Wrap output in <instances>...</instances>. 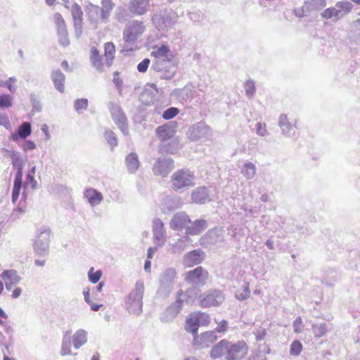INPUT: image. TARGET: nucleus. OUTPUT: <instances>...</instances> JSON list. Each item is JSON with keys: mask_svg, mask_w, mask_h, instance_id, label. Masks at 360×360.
<instances>
[{"mask_svg": "<svg viewBox=\"0 0 360 360\" xmlns=\"http://www.w3.org/2000/svg\"><path fill=\"white\" fill-rule=\"evenodd\" d=\"M145 285L142 280H138L134 288L124 298V309L131 315L140 316L143 312V298Z\"/></svg>", "mask_w": 360, "mask_h": 360, "instance_id": "1", "label": "nucleus"}, {"mask_svg": "<svg viewBox=\"0 0 360 360\" xmlns=\"http://www.w3.org/2000/svg\"><path fill=\"white\" fill-rule=\"evenodd\" d=\"M145 26L141 21L134 20L128 22L123 31L124 50L133 51V46L145 31Z\"/></svg>", "mask_w": 360, "mask_h": 360, "instance_id": "2", "label": "nucleus"}, {"mask_svg": "<svg viewBox=\"0 0 360 360\" xmlns=\"http://www.w3.org/2000/svg\"><path fill=\"white\" fill-rule=\"evenodd\" d=\"M353 8V4L348 1H340L333 7L326 8L321 13L322 18L337 22L349 14Z\"/></svg>", "mask_w": 360, "mask_h": 360, "instance_id": "3", "label": "nucleus"}, {"mask_svg": "<svg viewBox=\"0 0 360 360\" xmlns=\"http://www.w3.org/2000/svg\"><path fill=\"white\" fill-rule=\"evenodd\" d=\"M179 15L172 9H163L157 11L152 16V21L159 30H167L178 21Z\"/></svg>", "mask_w": 360, "mask_h": 360, "instance_id": "4", "label": "nucleus"}, {"mask_svg": "<svg viewBox=\"0 0 360 360\" xmlns=\"http://www.w3.org/2000/svg\"><path fill=\"white\" fill-rule=\"evenodd\" d=\"M194 174L189 169H179L171 176L172 188L176 191H183L193 186Z\"/></svg>", "mask_w": 360, "mask_h": 360, "instance_id": "5", "label": "nucleus"}, {"mask_svg": "<svg viewBox=\"0 0 360 360\" xmlns=\"http://www.w3.org/2000/svg\"><path fill=\"white\" fill-rule=\"evenodd\" d=\"M51 233L50 228L46 226L37 230L36 239L33 243V249L37 255L46 256L49 254Z\"/></svg>", "mask_w": 360, "mask_h": 360, "instance_id": "6", "label": "nucleus"}, {"mask_svg": "<svg viewBox=\"0 0 360 360\" xmlns=\"http://www.w3.org/2000/svg\"><path fill=\"white\" fill-rule=\"evenodd\" d=\"M176 271L173 268L167 269L160 278V286L156 292L158 297L167 298L171 293L174 284Z\"/></svg>", "mask_w": 360, "mask_h": 360, "instance_id": "7", "label": "nucleus"}, {"mask_svg": "<svg viewBox=\"0 0 360 360\" xmlns=\"http://www.w3.org/2000/svg\"><path fill=\"white\" fill-rule=\"evenodd\" d=\"M224 300L223 292L217 289L208 290L199 297L200 306L203 308L219 306Z\"/></svg>", "mask_w": 360, "mask_h": 360, "instance_id": "8", "label": "nucleus"}, {"mask_svg": "<svg viewBox=\"0 0 360 360\" xmlns=\"http://www.w3.org/2000/svg\"><path fill=\"white\" fill-rule=\"evenodd\" d=\"M110 112L113 121L121 130L122 133L124 136H127L129 134L127 118L120 105L115 103H110Z\"/></svg>", "mask_w": 360, "mask_h": 360, "instance_id": "9", "label": "nucleus"}, {"mask_svg": "<svg viewBox=\"0 0 360 360\" xmlns=\"http://www.w3.org/2000/svg\"><path fill=\"white\" fill-rule=\"evenodd\" d=\"M151 68L159 73L160 77L165 79H172L176 73V67L173 65L172 59L153 61Z\"/></svg>", "mask_w": 360, "mask_h": 360, "instance_id": "10", "label": "nucleus"}, {"mask_svg": "<svg viewBox=\"0 0 360 360\" xmlns=\"http://www.w3.org/2000/svg\"><path fill=\"white\" fill-rule=\"evenodd\" d=\"M211 135L212 131L210 127L204 122H199L192 125L187 134L188 138L191 141L208 139Z\"/></svg>", "mask_w": 360, "mask_h": 360, "instance_id": "11", "label": "nucleus"}, {"mask_svg": "<svg viewBox=\"0 0 360 360\" xmlns=\"http://www.w3.org/2000/svg\"><path fill=\"white\" fill-rule=\"evenodd\" d=\"M248 345L244 341L232 344L229 342L226 347V360H239L248 353Z\"/></svg>", "mask_w": 360, "mask_h": 360, "instance_id": "12", "label": "nucleus"}, {"mask_svg": "<svg viewBox=\"0 0 360 360\" xmlns=\"http://www.w3.org/2000/svg\"><path fill=\"white\" fill-rule=\"evenodd\" d=\"M53 17L56 25L58 43L60 45L65 47L70 44L67 25L60 13H56Z\"/></svg>", "mask_w": 360, "mask_h": 360, "instance_id": "13", "label": "nucleus"}, {"mask_svg": "<svg viewBox=\"0 0 360 360\" xmlns=\"http://www.w3.org/2000/svg\"><path fill=\"white\" fill-rule=\"evenodd\" d=\"M174 168V161L172 158H159L155 162L153 171L155 175H161L162 176L165 177Z\"/></svg>", "mask_w": 360, "mask_h": 360, "instance_id": "14", "label": "nucleus"}, {"mask_svg": "<svg viewBox=\"0 0 360 360\" xmlns=\"http://www.w3.org/2000/svg\"><path fill=\"white\" fill-rule=\"evenodd\" d=\"M207 271L202 267L198 266L195 269L187 272L185 280L188 283L192 285H202L207 279Z\"/></svg>", "mask_w": 360, "mask_h": 360, "instance_id": "15", "label": "nucleus"}, {"mask_svg": "<svg viewBox=\"0 0 360 360\" xmlns=\"http://www.w3.org/2000/svg\"><path fill=\"white\" fill-rule=\"evenodd\" d=\"M192 202L198 205H204L212 200V193L206 186L195 188L191 195Z\"/></svg>", "mask_w": 360, "mask_h": 360, "instance_id": "16", "label": "nucleus"}, {"mask_svg": "<svg viewBox=\"0 0 360 360\" xmlns=\"http://www.w3.org/2000/svg\"><path fill=\"white\" fill-rule=\"evenodd\" d=\"M176 124L174 122H169L165 124L160 125L156 129V135L158 138L164 143L171 139L176 133ZM162 147L163 143H162Z\"/></svg>", "mask_w": 360, "mask_h": 360, "instance_id": "17", "label": "nucleus"}, {"mask_svg": "<svg viewBox=\"0 0 360 360\" xmlns=\"http://www.w3.org/2000/svg\"><path fill=\"white\" fill-rule=\"evenodd\" d=\"M191 223L189 216L185 212H176L169 222V226L172 230L179 231L186 229L188 224Z\"/></svg>", "mask_w": 360, "mask_h": 360, "instance_id": "18", "label": "nucleus"}, {"mask_svg": "<svg viewBox=\"0 0 360 360\" xmlns=\"http://www.w3.org/2000/svg\"><path fill=\"white\" fill-rule=\"evenodd\" d=\"M128 9L134 15H145L150 9V0H130Z\"/></svg>", "mask_w": 360, "mask_h": 360, "instance_id": "19", "label": "nucleus"}, {"mask_svg": "<svg viewBox=\"0 0 360 360\" xmlns=\"http://www.w3.org/2000/svg\"><path fill=\"white\" fill-rule=\"evenodd\" d=\"M278 126L281 129L282 134L288 138L297 137L295 131L293 130L292 124L289 122L286 115L282 114L278 118Z\"/></svg>", "mask_w": 360, "mask_h": 360, "instance_id": "20", "label": "nucleus"}, {"mask_svg": "<svg viewBox=\"0 0 360 360\" xmlns=\"http://www.w3.org/2000/svg\"><path fill=\"white\" fill-rule=\"evenodd\" d=\"M181 310V307L180 305H178V302L172 304L170 306L167 307V309L162 313L160 316V321L163 323H169L172 321L176 317Z\"/></svg>", "mask_w": 360, "mask_h": 360, "instance_id": "21", "label": "nucleus"}, {"mask_svg": "<svg viewBox=\"0 0 360 360\" xmlns=\"http://www.w3.org/2000/svg\"><path fill=\"white\" fill-rule=\"evenodd\" d=\"M203 317H206L207 319L209 318L208 315L202 314L191 316L187 318V319L186 321V326H185L186 330L188 332L191 333L194 337H195V334H197V333H198L200 319L203 318Z\"/></svg>", "mask_w": 360, "mask_h": 360, "instance_id": "22", "label": "nucleus"}, {"mask_svg": "<svg viewBox=\"0 0 360 360\" xmlns=\"http://www.w3.org/2000/svg\"><path fill=\"white\" fill-rule=\"evenodd\" d=\"M32 133V126L28 122H22L18 127L17 131L11 134L10 139L13 141H17L19 139H25Z\"/></svg>", "mask_w": 360, "mask_h": 360, "instance_id": "23", "label": "nucleus"}, {"mask_svg": "<svg viewBox=\"0 0 360 360\" xmlns=\"http://www.w3.org/2000/svg\"><path fill=\"white\" fill-rule=\"evenodd\" d=\"M223 231L220 229H213L207 231L204 240L210 245H218L222 243L224 238Z\"/></svg>", "mask_w": 360, "mask_h": 360, "instance_id": "24", "label": "nucleus"}, {"mask_svg": "<svg viewBox=\"0 0 360 360\" xmlns=\"http://www.w3.org/2000/svg\"><path fill=\"white\" fill-rule=\"evenodd\" d=\"M190 224L191 225L186 228V235L200 234L207 227V221L203 219H197Z\"/></svg>", "mask_w": 360, "mask_h": 360, "instance_id": "25", "label": "nucleus"}, {"mask_svg": "<svg viewBox=\"0 0 360 360\" xmlns=\"http://www.w3.org/2000/svg\"><path fill=\"white\" fill-rule=\"evenodd\" d=\"M153 237L155 243L158 245L162 244L165 242V229L163 222L159 219H155L153 223Z\"/></svg>", "mask_w": 360, "mask_h": 360, "instance_id": "26", "label": "nucleus"}, {"mask_svg": "<svg viewBox=\"0 0 360 360\" xmlns=\"http://www.w3.org/2000/svg\"><path fill=\"white\" fill-rule=\"evenodd\" d=\"M10 158L11 159L13 167L17 170L15 177L22 178L24 161L19 152L13 150L11 152Z\"/></svg>", "mask_w": 360, "mask_h": 360, "instance_id": "27", "label": "nucleus"}, {"mask_svg": "<svg viewBox=\"0 0 360 360\" xmlns=\"http://www.w3.org/2000/svg\"><path fill=\"white\" fill-rule=\"evenodd\" d=\"M151 56L155 57L153 61L164 60L165 59H172V54L167 44H162L151 52Z\"/></svg>", "mask_w": 360, "mask_h": 360, "instance_id": "28", "label": "nucleus"}, {"mask_svg": "<svg viewBox=\"0 0 360 360\" xmlns=\"http://www.w3.org/2000/svg\"><path fill=\"white\" fill-rule=\"evenodd\" d=\"M84 195L91 207L99 205L103 198L102 193L93 188H86Z\"/></svg>", "mask_w": 360, "mask_h": 360, "instance_id": "29", "label": "nucleus"}, {"mask_svg": "<svg viewBox=\"0 0 360 360\" xmlns=\"http://www.w3.org/2000/svg\"><path fill=\"white\" fill-rule=\"evenodd\" d=\"M191 243L192 240L188 236H184L172 245L171 252L173 254H181Z\"/></svg>", "mask_w": 360, "mask_h": 360, "instance_id": "30", "label": "nucleus"}, {"mask_svg": "<svg viewBox=\"0 0 360 360\" xmlns=\"http://www.w3.org/2000/svg\"><path fill=\"white\" fill-rule=\"evenodd\" d=\"M51 79L55 88L60 93L65 91V76L60 70H53L51 73Z\"/></svg>", "mask_w": 360, "mask_h": 360, "instance_id": "31", "label": "nucleus"}, {"mask_svg": "<svg viewBox=\"0 0 360 360\" xmlns=\"http://www.w3.org/2000/svg\"><path fill=\"white\" fill-rule=\"evenodd\" d=\"M125 164L129 173H135L140 165L138 155L134 152L128 154L125 158Z\"/></svg>", "mask_w": 360, "mask_h": 360, "instance_id": "32", "label": "nucleus"}, {"mask_svg": "<svg viewBox=\"0 0 360 360\" xmlns=\"http://www.w3.org/2000/svg\"><path fill=\"white\" fill-rule=\"evenodd\" d=\"M87 342V332L84 329L77 330L72 336V345L78 349Z\"/></svg>", "mask_w": 360, "mask_h": 360, "instance_id": "33", "label": "nucleus"}, {"mask_svg": "<svg viewBox=\"0 0 360 360\" xmlns=\"http://www.w3.org/2000/svg\"><path fill=\"white\" fill-rule=\"evenodd\" d=\"M175 94L180 98L181 102H186L193 98L194 94V89L192 85H186L182 89L174 90Z\"/></svg>", "mask_w": 360, "mask_h": 360, "instance_id": "34", "label": "nucleus"}, {"mask_svg": "<svg viewBox=\"0 0 360 360\" xmlns=\"http://www.w3.org/2000/svg\"><path fill=\"white\" fill-rule=\"evenodd\" d=\"M0 277L4 281H8L15 285H18L22 279L18 271L15 269L4 270L0 274Z\"/></svg>", "mask_w": 360, "mask_h": 360, "instance_id": "35", "label": "nucleus"}, {"mask_svg": "<svg viewBox=\"0 0 360 360\" xmlns=\"http://www.w3.org/2000/svg\"><path fill=\"white\" fill-rule=\"evenodd\" d=\"M229 342L226 340H222L212 347L210 350V356L212 359L221 357L225 352L226 353L227 345Z\"/></svg>", "mask_w": 360, "mask_h": 360, "instance_id": "36", "label": "nucleus"}, {"mask_svg": "<svg viewBox=\"0 0 360 360\" xmlns=\"http://www.w3.org/2000/svg\"><path fill=\"white\" fill-rule=\"evenodd\" d=\"M218 339V337L216 334V331H207L201 334L200 337V340L198 338H195V340L201 344L202 347H209L210 344L213 343Z\"/></svg>", "mask_w": 360, "mask_h": 360, "instance_id": "37", "label": "nucleus"}, {"mask_svg": "<svg viewBox=\"0 0 360 360\" xmlns=\"http://www.w3.org/2000/svg\"><path fill=\"white\" fill-rule=\"evenodd\" d=\"M184 264L187 266L198 264L202 261L201 254L199 250H193L185 255L184 257Z\"/></svg>", "mask_w": 360, "mask_h": 360, "instance_id": "38", "label": "nucleus"}, {"mask_svg": "<svg viewBox=\"0 0 360 360\" xmlns=\"http://www.w3.org/2000/svg\"><path fill=\"white\" fill-rule=\"evenodd\" d=\"M70 334H71V332L68 330L63 335L62 344H61V349H60V354L62 356L69 355L71 354Z\"/></svg>", "mask_w": 360, "mask_h": 360, "instance_id": "39", "label": "nucleus"}, {"mask_svg": "<svg viewBox=\"0 0 360 360\" xmlns=\"http://www.w3.org/2000/svg\"><path fill=\"white\" fill-rule=\"evenodd\" d=\"M326 6V0H307L304 7L307 11L321 10Z\"/></svg>", "mask_w": 360, "mask_h": 360, "instance_id": "40", "label": "nucleus"}, {"mask_svg": "<svg viewBox=\"0 0 360 360\" xmlns=\"http://www.w3.org/2000/svg\"><path fill=\"white\" fill-rule=\"evenodd\" d=\"M90 58H91V61L92 63L93 66L95 68H96V70L101 71L103 70V63L101 62V57L100 56L99 51L95 47H93L91 49Z\"/></svg>", "mask_w": 360, "mask_h": 360, "instance_id": "41", "label": "nucleus"}, {"mask_svg": "<svg viewBox=\"0 0 360 360\" xmlns=\"http://www.w3.org/2000/svg\"><path fill=\"white\" fill-rule=\"evenodd\" d=\"M241 174L247 179H252L256 174L255 165L250 162H245L241 168Z\"/></svg>", "mask_w": 360, "mask_h": 360, "instance_id": "42", "label": "nucleus"}, {"mask_svg": "<svg viewBox=\"0 0 360 360\" xmlns=\"http://www.w3.org/2000/svg\"><path fill=\"white\" fill-rule=\"evenodd\" d=\"M115 7L112 0H101V18L107 19Z\"/></svg>", "mask_w": 360, "mask_h": 360, "instance_id": "43", "label": "nucleus"}, {"mask_svg": "<svg viewBox=\"0 0 360 360\" xmlns=\"http://www.w3.org/2000/svg\"><path fill=\"white\" fill-rule=\"evenodd\" d=\"M104 49L106 64L108 66H110L114 58V53L115 51V46L112 42H107L104 45Z\"/></svg>", "mask_w": 360, "mask_h": 360, "instance_id": "44", "label": "nucleus"}, {"mask_svg": "<svg viewBox=\"0 0 360 360\" xmlns=\"http://www.w3.org/2000/svg\"><path fill=\"white\" fill-rule=\"evenodd\" d=\"M22 185V178L15 177L13 182V188L12 191L11 200L13 203H15L18 200L20 190Z\"/></svg>", "mask_w": 360, "mask_h": 360, "instance_id": "45", "label": "nucleus"}, {"mask_svg": "<svg viewBox=\"0 0 360 360\" xmlns=\"http://www.w3.org/2000/svg\"><path fill=\"white\" fill-rule=\"evenodd\" d=\"M30 99L32 103L31 115H33L36 112H41L42 110V105L38 96L35 94L32 93L30 95Z\"/></svg>", "mask_w": 360, "mask_h": 360, "instance_id": "46", "label": "nucleus"}, {"mask_svg": "<svg viewBox=\"0 0 360 360\" xmlns=\"http://www.w3.org/2000/svg\"><path fill=\"white\" fill-rule=\"evenodd\" d=\"M250 295V290L249 289V285L248 283H245L243 285L241 290H237L235 296L236 298L239 301H244L247 300Z\"/></svg>", "mask_w": 360, "mask_h": 360, "instance_id": "47", "label": "nucleus"}, {"mask_svg": "<svg viewBox=\"0 0 360 360\" xmlns=\"http://www.w3.org/2000/svg\"><path fill=\"white\" fill-rule=\"evenodd\" d=\"M71 13L74 22H82L83 11L81 6L78 4L75 3L72 6Z\"/></svg>", "mask_w": 360, "mask_h": 360, "instance_id": "48", "label": "nucleus"}, {"mask_svg": "<svg viewBox=\"0 0 360 360\" xmlns=\"http://www.w3.org/2000/svg\"><path fill=\"white\" fill-rule=\"evenodd\" d=\"M13 97L8 94L0 95V108H8L13 105Z\"/></svg>", "mask_w": 360, "mask_h": 360, "instance_id": "49", "label": "nucleus"}, {"mask_svg": "<svg viewBox=\"0 0 360 360\" xmlns=\"http://www.w3.org/2000/svg\"><path fill=\"white\" fill-rule=\"evenodd\" d=\"M88 105L89 102L86 98H77L74 101V108L79 114L86 110Z\"/></svg>", "mask_w": 360, "mask_h": 360, "instance_id": "50", "label": "nucleus"}, {"mask_svg": "<svg viewBox=\"0 0 360 360\" xmlns=\"http://www.w3.org/2000/svg\"><path fill=\"white\" fill-rule=\"evenodd\" d=\"M245 94L248 98H252L256 91L255 83L252 79H248L244 84Z\"/></svg>", "mask_w": 360, "mask_h": 360, "instance_id": "51", "label": "nucleus"}, {"mask_svg": "<svg viewBox=\"0 0 360 360\" xmlns=\"http://www.w3.org/2000/svg\"><path fill=\"white\" fill-rule=\"evenodd\" d=\"M312 330L316 337L321 338L326 334L327 331V327L324 323L313 324Z\"/></svg>", "mask_w": 360, "mask_h": 360, "instance_id": "52", "label": "nucleus"}, {"mask_svg": "<svg viewBox=\"0 0 360 360\" xmlns=\"http://www.w3.org/2000/svg\"><path fill=\"white\" fill-rule=\"evenodd\" d=\"M104 137L112 148L117 146L116 135L112 130H106L104 133Z\"/></svg>", "mask_w": 360, "mask_h": 360, "instance_id": "53", "label": "nucleus"}, {"mask_svg": "<svg viewBox=\"0 0 360 360\" xmlns=\"http://www.w3.org/2000/svg\"><path fill=\"white\" fill-rule=\"evenodd\" d=\"M302 350V345L299 340H294L290 345V354L292 356H299Z\"/></svg>", "mask_w": 360, "mask_h": 360, "instance_id": "54", "label": "nucleus"}, {"mask_svg": "<svg viewBox=\"0 0 360 360\" xmlns=\"http://www.w3.org/2000/svg\"><path fill=\"white\" fill-rule=\"evenodd\" d=\"M179 112L177 108L170 107L162 112V116L165 120H169L174 118Z\"/></svg>", "mask_w": 360, "mask_h": 360, "instance_id": "55", "label": "nucleus"}, {"mask_svg": "<svg viewBox=\"0 0 360 360\" xmlns=\"http://www.w3.org/2000/svg\"><path fill=\"white\" fill-rule=\"evenodd\" d=\"M188 16L193 22H200L205 18L204 13L199 10L188 13Z\"/></svg>", "mask_w": 360, "mask_h": 360, "instance_id": "56", "label": "nucleus"}, {"mask_svg": "<svg viewBox=\"0 0 360 360\" xmlns=\"http://www.w3.org/2000/svg\"><path fill=\"white\" fill-rule=\"evenodd\" d=\"M192 301L193 300L190 299L188 296H187V294H186L184 291L180 290L177 293V297L175 302H178V305H180V307L182 308V304L184 302L189 303Z\"/></svg>", "mask_w": 360, "mask_h": 360, "instance_id": "57", "label": "nucleus"}, {"mask_svg": "<svg viewBox=\"0 0 360 360\" xmlns=\"http://www.w3.org/2000/svg\"><path fill=\"white\" fill-rule=\"evenodd\" d=\"M102 272L100 270L94 271V268H91L88 272L89 280L92 283H96L101 279Z\"/></svg>", "mask_w": 360, "mask_h": 360, "instance_id": "58", "label": "nucleus"}, {"mask_svg": "<svg viewBox=\"0 0 360 360\" xmlns=\"http://www.w3.org/2000/svg\"><path fill=\"white\" fill-rule=\"evenodd\" d=\"M174 203L175 202L173 199L169 198H166L162 205V210L164 212L166 210L169 212L178 208L179 207L175 205Z\"/></svg>", "mask_w": 360, "mask_h": 360, "instance_id": "59", "label": "nucleus"}, {"mask_svg": "<svg viewBox=\"0 0 360 360\" xmlns=\"http://www.w3.org/2000/svg\"><path fill=\"white\" fill-rule=\"evenodd\" d=\"M112 82L114 83V84L116 86V89H117L119 93L121 94V92L122 91L123 81L119 77V72L116 71L113 73Z\"/></svg>", "mask_w": 360, "mask_h": 360, "instance_id": "60", "label": "nucleus"}, {"mask_svg": "<svg viewBox=\"0 0 360 360\" xmlns=\"http://www.w3.org/2000/svg\"><path fill=\"white\" fill-rule=\"evenodd\" d=\"M0 125L4 127L6 129L11 130L12 127L8 115L0 112Z\"/></svg>", "mask_w": 360, "mask_h": 360, "instance_id": "61", "label": "nucleus"}, {"mask_svg": "<svg viewBox=\"0 0 360 360\" xmlns=\"http://www.w3.org/2000/svg\"><path fill=\"white\" fill-rule=\"evenodd\" d=\"M229 328V323L226 320H222L218 323V326L214 328V331L219 333L224 334Z\"/></svg>", "mask_w": 360, "mask_h": 360, "instance_id": "62", "label": "nucleus"}, {"mask_svg": "<svg viewBox=\"0 0 360 360\" xmlns=\"http://www.w3.org/2000/svg\"><path fill=\"white\" fill-rule=\"evenodd\" d=\"M256 133L259 136H264L267 134L266 127L264 123L257 122L256 124Z\"/></svg>", "mask_w": 360, "mask_h": 360, "instance_id": "63", "label": "nucleus"}, {"mask_svg": "<svg viewBox=\"0 0 360 360\" xmlns=\"http://www.w3.org/2000/svg\"><path fill=\"white\" fill-rule=\"evenodd\" d=\"M150 60L148 58H144L141 63H139L137 65V70L139 72L143 73L146 72L148 68Z\"/></svg>", "mask_w": 360, "mask_h": 360, "instance_id": "64", "label": "nucleus"}]
</instances>
